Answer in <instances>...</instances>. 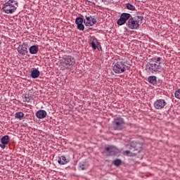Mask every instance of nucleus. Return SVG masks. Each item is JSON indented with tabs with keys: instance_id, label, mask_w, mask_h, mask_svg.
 Wrapping results in <instances>:
<instances>
[{
	"instance_id": "obj_1",
	"label": "nucleus",
	"mask_w": 180,
	"mask_h": 180,
	"mask_svg": "<svg viewBox=\"0 0 180 180\" xmlns=\"http://www.w3.org/2000/svg\"><path fill=\"white\" fill-rule=\"evenodd\" d=\"M162 58L156 57L153 58L149 63L146 65V70L149 74H154V72H160L162 71Z\"/></svg>"
},
{
	"instance_id": "obj_8",
	"label": "nucleus",
	"mask_w": 180,
	"mask_h": 180,
	"mask_svg": "<svg viewBox=\"0 0 180 180\" xmlns=\"http://www.w3.org/2000/svg\"><path fill=\"white\" fill-rule=\"evenodd\" d=\"M126 148L128 150H133V151H137L140 153L141 151V143H137L136 141L131 142L130 144L126 145Z\"/></svg>"
},
{
	"instance_id": "obj_25",
	"label": "nucleus",
	"mask_w": 180,
	"mask_h": 180,
	"mask_svg": "<svg viewBox=\"0 0 180 180\" xmlns=\"http://www.w3.org/2000/svg\"><path fill=\"white\" fill-rule=\"evenodd\" d=\"M75 23L76 25H81L82 23H84V19H82L81 17L77 18L75 20Z\"/></svg>"
},
{
	"instance_id": "obj_26",
	"label": "nucleus",
	"mask_w": 180,
	"mask_h": 180,
	"mask_svg": "<svg viewBox=\"0 0 180 180\" xmlns=\"http://www.w3.org/2000/svg\"><path fill=\"white\" fill-rule=\"evenodd\" d=\"M77 29L78 30H84L85 29V26H84V24H78L77 25Z\"/></svg>"
},
{
	"instance_id": "obj_4",
	"label": "nucleus",
	"mask_w": 180,
	"mask_h": 180,
	"mask_svg": "<svg viewBox=\"0 0 180 180\" xmlns=\"http://www.w3.org/2000/svg\"><path fill=\"white\" fill-rule=\"evenodd\" d=\"M113 130L120 131L126 129V122L122 117H117L114 119L112 123Z\"/></svg>"
},
{
	"instance_id": "obj_12",
	"label": "nucleus",
	"mask_w": 180,
	"mask_h": 180,
	"mask_svg": "<svg viewBox=\"0 0 180 180\" xmlns=\"http://www.w3.org/2000/svg\"><path fill=\"white\" fill-rule=\"evenodd\" d=\"M9 136L6 135L4 136H3L1 139V144H0V147L1 148L5 149L6 148V145L9 144Z\"/></svg>"
},
{
	"instance_id": "obj_9",
	"label": "nucleus",
	"mask_w": 180,
	"mask_h": 180,
	"mask_svg": "<svg viewBox=\"0 0 180 180\" xmlns=\"http://www.w3.org/2000/svg\"><path fill=\"white\" fill-rule=\"evenodd\" d=\"M85 19L86 20H84V22L85 23L86 26L91 27V26H94V25L96 24V19L93 18L92 15H91V14H89V13L86 14Z\"/></svg>"
},
{
	"instance_id": "obj_6",
	"label": "nucleus",
	"mask_w": 180,
	"mask_h": 180,
	"mask_svg": "<svg viewBox=\"0 0 180 180\" xmlns=\"http://www.w3.org/2000/svg\"><path fill=\"white\" fill-rule=\"evenodd\" d=\"M142 20L143 18L141 17H138V20L131 18L129 19L127 25L129 29H137L140 26Z\"/></svg>"
},
{
	"instance_id": "obj_21",
	"label": "nucleus",
	"mask_w": 180,
	"mask_h": 180,
	"mask_svg": "<svg viewBox=\"0 0 180 180\" xmlns=\"http://www.w3.org/2000/svg\"><path fill=\"white\" fill-rule=\"evenodd\" d=\"M148 81L150 84H157V77L155 76H150L148 78Z\"/></svg>"
},
{
	"instance_id": "obj_16",
	"label": "nucleus",
	"mask_w": 180,
	"mask_h": 180,
	"mask_svg": "<svg viewBox=\"0 0 180 180\" xmlns=\"http://www.w3.org/2000/svg\"><path fill=\"white\" fill-rule=\"evenodd\" d=\"M33 98H34V95L33 94H25L22 97L23 102H27V103H30L32 101H33Z\"/></svg>"
},
{
	"instance_id": "obj_13",
	"label": "nucleus",
	"mask_w": 180,
	"mask_h": 180,
	"mask_svg": "<svg viewBox=\"0 0 180 180\" xmlns=\"http://www.w3.org/2000/svg\"><path fill=\"white\" fill-rule=\"evenodd\" d=\"M35 116L37 119H45L47 116V112L44 110H39L36 112Z\"/></svg>"
},
{
	"instance_id": "obj_27",
	"label": "nucleus",
	"mask_w": 180,
	"mask_h": 180,
	"mask_svg": "<svg viewBox=\"0 0 180 180\" xmlns=\"http://www.w3.org/2000/svg\"><path fill=\"white\" fill-rule=\"evenodd\" d=\"M175 98L177 99H180V89H178L177 91H175L174 93Z\"/></svg>"
},
{
	"instance_id": "obj_14",
	"label": "nucleus",
	"mask_w": 180,
	"mask_h": 180,
	"mask_svg": "<svg viewBox=\"0 0 180 180\" xmlns=\"http://www.w3.org/2000/svg\"><path fill=\"white\" fill-rule=\"evenodd\" d=\"M90 41H91V45L93 50H96V49H98V46H99V42L98 41V39L95 38V37H91L90 38Z\"/></svg>"
},
{
	"instance_id": "obj_17",
	"label": "nucleus",
	"mask_w": 180,
	"mask_h": 180,
	"mask_svg": "<svg viewBox=\"0 0 180 180\" xmlns=\"http://www.w3.org/2000/svg\"><path fill=\"white\" fill-rule=\"evenodd\" d=\"M105 151L113 155L117 153V148H116L115 146H108L105 148Z\"/></svg>"
},
{
	"instance_id": "obj_7",
	"label": "nucleus",
	"mask_w": 180,
	"mask_h": 180,
	"mask_svg": "<svg viewBox=\"0 0 180 180\" xmlns=\"http://www.w3.org/2000/svg\"><path fill=\"white\" fill-rule=\"evenodd\" d=\"M167 105H168V103L165 100L162 98L156 100L153 103V106L157 110L165 109V108H167Z\"/></svg>"
},
{
	"instance_id": "obj_2",
	"label": "nucleus",
	"mask_w": 180,
	"mask_h": 180,
	"mask_svg": "<svg viewBox=\"0 0 180 180\" xmlns=\"http://www.w3.org/2000/svg\"><path fill=\"white\" fill-rule=\"evenodd\" d=\"M19 6V3L16 0H8L2 6V11L7 15L15 13Z\"/></svg>"
},
{
	"instance_id": "obj_10",
	"label": "nucleus",
	"mask_w": 180,
	"mask_h": 180,
	"mask_svg": "<svg viewBox=\"0 0 180 180\" xmlns=\"http://www.w3.org/2000/svg\"><path fill=\"white\" fill-rule=\"evenodd\" d=\"M130 19V14L127 13H123L120 19L117 20V25L119 26H122V25H124L126 23L127 20Z\"/></svg>"
},
{
	"instance_id": "obj_24",
	"label": "nucleus",
	"mask_w": 180,
	"mask_h": 180,
	"mask_svg": "<svg viewBox=\"0 0 180 180\" xmlns=\"http://www.w3.org/2000/svg\"><path fill=\"white\" fill-rule=\"evenodd\" d=\"M86 168H88L86 165H85L84 163L79 164V169H80L81 171H84V169H86Z\"/></svg>"
},
{
	"instance_id": "obj_3",
	"label": "nucleus",
	"mask_w": 180,
	"mask_h": 180,
	"mask_svg": "<svg viewBox=\"0 0 180 180\" xmlns=\"http://www.w3.org/2000/svg\"><path fill=\"white\" fill-rule=\"evenodd\" d=\"M60 61L63 70H72L75 65V58L72 56H64Z\"/></svg>"
},
{
	"instance_id": "obj_11",
	"label": "nucleus",
	"mask_w": 180,
	"mask_h": 180,
	"mask_svg": "<svg viewBox=\"0 0 180 180\" xmlns=\"http://www.w3.org/2000/svg\"><path fill=\"white\" fill-rule=\"evenodd\" d=\"M18 52L19 54H21V56H26L29 51H27V44L23 43L22 45H20L18 47Z\"/></svg>"
},
{
	"instance_id": "obj_5",
	"label": "nucleus",
	"mask_w": 180,
	"mask_h": 180,
	"mask_svg": "<svg viewBox=\"0 0 180 180\" xmlns=\"http://www.w3.org/2000/svg\"><path fill=\"white\" fill-rule=\"evenodd\" d=\"M112 70L115 74H122L126 71V65L120 59H115Z\"/></svg>"
},
{
	"instance_id": "obj_22",
	"label": "nucleus",
	"mask_w": 180,
	"mask_h": 180,
	"mask_svg": "<svg viewBox=\"0 0 180 180\" xmlns=\"http://www.w3.org/2000/svg\"><path fill=\"white\" fill-rule=\"evenodd\" d=\"M113 164L115 167H120L122 165V160L116 159L113 161Z\"/></svg>"
},
{
	"instance_id": "obj_19",
	"label": "nucleus",
	"mask_w": 180,
	"mask_h": 180,
	"mask_svg": "<svg viewBox=\"0 0 180 180\" xmlns=\"http://www.w3.org/2000/svg\"><path fill=\"white\" fill-rule=\"evenodd\" d=\"M29 51L30 54H37V53L39 52V46L33 45L30 47Z\"/></svg>"
},
{
	"instance_id": "obj_18",
	"label": "nucleus",
	"mask_w": 180,
	"mask_h": 180,
	"mask_svg": "<svg viewBox=\"0 0 180 180\" xmlns=\"http://www.w3.org/2000/svg\"><path fill=\"white\" fill-rule=\"evenodd\" d=\"M30 77L34 79L39 78L40 77V71L37 69H34L31 71Z\"/></svg>"
},
{
	"instance_id": "obj_15",
	"label": "nucleus",
	"mask_w": 180,
	"mask_h": 180,
	"mask_svg": "<svg viewBox=\"0 0 180 180\" xmlns=\"http://www.w3.org/2000/svg\"><path fill=\"white\" fill-rule=\"evenodd\" d=\"M70 159L66 158L65 156H60L58 157V162L60 165H65V164H68Z\"/></svg>"
},
{
	"instance_id": "obj_28",
	"label": "nucleus",
	"mask_w": 180,
	"mask_h": 180,
	"mask_svg": "<svg viewBox=\"0 0 180 180\" xmlns=\"http://www.w3.org/2000/svg\"><path fill=\"white\" fill-rule=\"evenodd\" d=\"M130 153H131L130 150H126V151L124 152V154H125L128 157H131V155H130Z\"/></svg>"
},
{
	"instance_id": "obj_20",
	"label": "nucleus",
	"mask_w": 180,
	"mask_h": 180,
	"mask_svg": "<svg viewBox=\"0 0 180 180\" xmlns=\"http://www.w3.org/2000/svg\"><path fill=\"white\" fill-rule=\"evenodd\" d=\"M15 119H18L19 120H23V117H25V114L22 112H16L15 115Z\"/></svg>"
},
{
	"instance_id": "obj_23",
	"label": "nucleus",
	"mask_w": 180,
	"mask_h": 180,
	"mask_svg": "<svg viewBox=\"0 0 180 180\" xmlns=\"http://www.w3.org/2000/svg\"><path fill=\"white\" fill-rule=\"evenodd\" d=\"M126 8L127 9H129V11H136V7H134L131 4H127Z\"/></svg>"
}]
</instances>
